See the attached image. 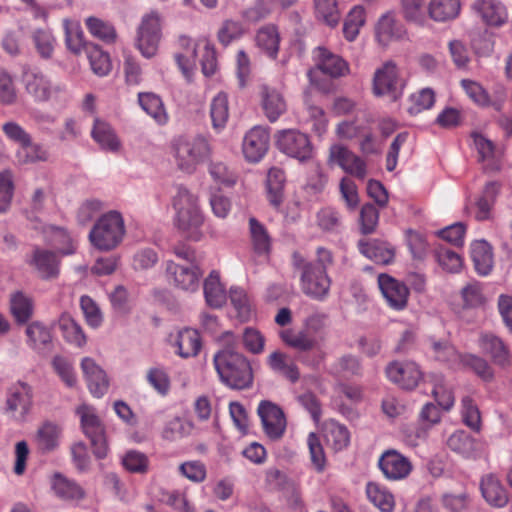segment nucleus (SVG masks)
<instances>
[{
  "mask_svg": "<svg viewBox=\"0 0 512 512\" xmlns=\"http://www.w3.org/2000/svg\"><path fill=\"white\" fill-rule=\"evenodd\" d=\"M277 148L290 157L306 161L312 157V144L307 134L296 129L279 131L276 136Z\"/></svg>",
  "mask_w": 512,
  "mask_h": 512,
  "instance_id": "10",
  "label": "nucleus"
},
{
  "mask_svg": "<svg viewBox=\"0 0 512 512\" xmlns=\"http://www.w3.org/2000/svg\"><path fill=\"white\" fill-rule=\"evenodd\" d=\"M330 160L336 162L346 173L359 179L367 174L366 163L359 156L342 145H333L330 148Z\"/></svg>",
  "mask_w": 512,
  "mask_h": 512,
  "instance_id": "18",
  "label": "nucleus"
},
{
  "mask_svg": "<svg viewBox=\"0 0 512 512\" xmlns=\"http://www.w3.org/2000/svg\"><path fill=\"white\" fill-rule=\"evenodd\" d=\"M378 284L390 307L396 310L406 307L409 290L403 282L396 280L388 274H380L378 276Z\"/></svg>",
  "mask_w": 512,
  "mask_h": 512,
  "instance_id": "19",
  "label": "nucleus"
},
{
  "mask_svg": "<svg viewBox=\"0 0 512 512\" xmlns=\"http://www.w3.org/2000/svg\"><path fill=\"white\" fill-rule=\"evenodd\" d=\"M332 372L343 376H360L361 360L353 354H344L332 365Z\"/></svg>",
  "mask_w": 512,
  "mask_h": 512,
  "instance_id": "49",
  "label": "nucleus"
},
{
  "mask_svg": "<svg viewBox=\"0 0 512 512\" xmlns=\"http://www.w3.org/2000/svg\"><path fill=\"white\" fill-rule=\"evenodd\" d=\"M30 264L43 279H53L59 274V258L53 251L35 248Z\"/></svg>",
  "mask_w": 512,
  "mask_h": 512,
  "instance_id": "25",
  "label": "nucleus"
},
{
  "mask_svg": "<svg viewBox=\"0 0 512 512\" xmlns=\"http://www.w3.org/2000/svg\"><path fill=\"white\" fill-rule=\"evenodd\" d=\"M81 368L86 377L90 392L97 398L102 397L108 390V379L105 371L92 358L85 357Z\"/></svg>",
  "mask_w": 512,
  "mask_h": 512,
  "instance_id": "21",
  "label": "nucleus"
},
{
  "mask_svg": "<svg viewBox=\"0 0 512 512\" xmlns=\"http://www.w3.org/2000/svg\"><path fill=\"white\" fill-rule=\"evenodd\" d=\"M471 258L479 275H488L493 267L492 248L485 240H476L471 244Z\"/></svg>",
  "mask_w": 512,
  "mask_h": 512,
  "instance_id": "28",
  "label": "nucleus"
},
{
  "mask_svg": "<svg viewBox=\"0 0 512 512\" xmlns=\"http://www.w3.org/2000/svg\"><path fill=\"white\" fill-rule=\"evenodd\" d=\"M366 493L369 500L382 512H393L394 497L389 491L377 483H368Z\"/></svg>",
  "mask_w": 512,
  "mask_h": 512,
  "instance_id": "44",
  "label": "nucleus"
},
{
  "mask_svg": "<svg viewBox=\"0 0 512 512\" xmlns=\"http://www.w3.org/2000/svg\"><path fill=\"white\" fill-rule=\"evenodd\" d=\"M58 327L63 338L68 343L77 347H82L86 343V337L82 328L68 313H63L60 316L58 320Z\"/></svg>",
  "mask_w": 512,
  "mask_h": 512,
  "instance_id": "35",
  "label": "nucleus"
},
{
  "mask_svg": "<svg viewBox=\"0 0 512 512\" xmlns=\"http://www.w3.org/2000/svg\"><path fill=\"white\" fill-rule=\"evenodd\" d=\"M266 182L269 203L275 208L280 207L284 199L285 172L280 168L272 167L268 171Z\"/></svg>",
  "mask_w": 512,
  "mask_h": 512,
  "instance_id": "31",
  "label": "nucleus"
},
{
  "mask_svg": "<svg viewBox=\"0 0 512 512\" xmlns=\"http://www.w3.org/2000/svg\"><path fill=\"white\" fill-rule=\"evenodd\" d=\"M316 218L319 228L326 232L336 231L341 224L339 213L331 207L322 208Z\"/></svg>",
  "mask_w": 512,
  "mask_h": 512,
  "instance_id": "63",
  "label": "nucleus"
},
{
  "mask_svg": "<svg viewBox=\"0 0 512 512\" xmlns=\"http://www.w3.org/2000/svg\"><path fill=\"white\" fill-rule=\"evenodd\" d=\"M138 101L142 109L159 124L167 121V115L159 96L154 93H139Z\"/></svg>",
  "mask_w": 512,
  "mask_h": 512,
  "instance_id": "41",
  "label": "nucleus"
},
{
  "mask_svg": "<svg viewBox=\"0 0 512 512\" xmlns=\"http://www.w3.org/2000/svg\"><path fill=\"white\" fill-rule=\"evenodd\" d=\"M461 361L483 381L491 382L494 379V371L484 358L474 354H465Z\"/></svg>",
  "mask_w": 512,
  "mask_h": 512,
  "instance_id": "50",
  "label": "nucleus"
},
{
  "mask_svg": "<svg viewBox=\"0 0 512 512\" xmlns=\"http://www.w3.org/2000/svg\"><path fill=\"white\" fill-rule=\"evenodd\" d=\"M280 33L276 25L266 24L255 35L257 48L269 59L276 60L280 47Z\"/></svg>",
  "mask_w": 512,
  "mask_h": 512,
  "instance_id": "23",
  "label": "nucleus"
},
{
  "mask_svg": "<svg viewBox=\"0 0 512 512\" xmlns=\"http://www.w3.org/2000/svg\"><path fill=\"white\" fill-rule=\"evenodd\" d=\"M178 354L183 358L196 356L201 348L200 337L197 331L185 329L178 334Z\"/></svg>",
  "mask_w": 512,
  "mask_h": 512,
  "instance_id": "42",
  "label": "nucleus"
},
{
  "mask_svg": "<svg viewBox=\"0 0 512 512\" xmlns=\"http://www.w3.org/2000/svg\"><path fill=\"white\" fill-rule=\"evenodd\" d=\"M13 176L9 170L0 172V212H5L13 197Z\"/></svg>",
  "mask_w": 512,
  "mask_h": 512,
  "instance_id": "61",
  "label": "nucleus"
},
{
  "mask_svg": "<svg viewBox=\"0 0 512 512\" xmlns=\"http://www.w3.org/2000/svg\"><path fill=\"white\" fill-rule=\"evenodd\" d=\"M122 465L131 473L145 474L148 471V457L137 450H129L122 458Z\"/></svg>",
  "mask_w": 512,
  "mask_h": 512,
  "instance_id": "52",
  "label": "nucleus"
},
{
  "mask_svg": "<svg viewBox=\"0 0 512 512\" xmlns=\"http://www.w3.org/2000/svg\"><path fill=\"white\" fill-rule=\"evenodd\" d=\"M316 14L327 25L336 26L341 18L337 0H313Z\"/></svg>",
  "mask_w": 512,
  "mask_h": 512,
  "instance_id": "48",
  "label": "nucleus"
},
{
  "mask_svg": "<svg viewBox=\"0 0 512 512\" xmlns=\"http://www.w3.org/2000/svg\"><path fill=\"white\" fill-rule=\"evenodd\" d=\"M32 39L39 55L44 59L52 57L55 39L48 30L38 29L34 31Z\"/></svg>",
  "mask_w": 512,
  "mask_h": 512,
  "instance_id": "55",
  "label": "nucleus"
},
{
  "mask_svg": "<svg viewBox=\"0 0 512 512\" xmlns=\"http://www.w3.org/2000/svg\"><path fill=\"white\" fill-rule=\"evenodd\" d=\"M26 335L30 345L38 351H44L51 345L52 336L49 329L38 321L27 326Z\"/></svg>",
  "mask_w": 512,
  "mask_h": 512,
  "instance_id": "43",
  "label": "nucleus"
},
{
  "mask_svg": "<svg viewBox=\"0 0 512 512\" xmlns=\"http://www.w3.org/2000/svg\"><path fill=\"white\" fill-rule=\"evenodd\" d=\"M378 466L384 476L390 480L404 479L412 470L410 460L396 450L385 451L378 461Z\"/></svg>",
  "mask_w": 512,
  "mask_h": 512,
  "instance_id": "17",
  "label": "nucleus"
},
{
  "mask_svg": "<svg viewBox=\"0 0 512 512\" xmlns=\"http://www.w3.org/2000/svg\"><path fill=\"white\" fill-rule=\"evenodd\" d=\"M172 148L177 168L187 174L195 172L197 166L203 163L210 153L209 143L202 136H180L173 141Z\"/></svg>",
  "mask_w": 512,
  "mask_h": 512,
  "instance_id": "3",
  "label": "nucleus"
},
{
  "mask_svg": "<svg viewBox=\"0 0 512 512\" xmlns=\"http://www.w3.org/2000/svg\"><path fill=\"white\" fill-rule=\"evenodd\" d=\"M85 52L90 62L92 71L98 76H106L112 68L110 56L97 44L85 46Z\"/></svg>",
  "mask_w": 512,
  "mask_h": 512,
  "instance_id": "38",
  "label": "nucleus"
},
{
  "mask_svg": "<svg viewBox=\"0 0 512 512\" xmlns=\"http://www.w3.org/2000/svg\"><path fill=\"white\" fill-rule=\"evenodd\" d=\"M173 205L177 212V227L180 230L188 231L202 225L203 216L197 205V199L187 188L177 187Z\"/></svg>",
  "mask_w": 512,
  "mask_h": 512,
  "instance_id": "7",
  "label": "nucleus"
},
{
  "mask_svg": "<svg viewBox=\"0 0 512 512\" xmlns=\"http://www.w3.org/2000/svg\"><path fill=\"white\" fill-rule=\"evenodd\" d=\"M125 233L124 221L117 211L101 216L89 233L91 243L99 250L109 251L122 241Z\"/></svg>",
  "mask_w": 512,
  "mask_h": 512,
  "instance_id": "4",
  "label": "nucleus"
},
{
  "mask_svg": "<svg viewBox=\"0 0 512 512\" xmlns=\"http://www.w3.org/2000/svg\"><path fill=\"white\" fill-rule=\"evenodd\" d=\"M282 341L300 352L298 360L310 367H317L324 359V352L317 348V340L311 337L307 331L295 332L286 329L280 332Z\"/></svg>",
  "mask_w": 512,
  "mask_h": 512,
  "instance_id": "5",
  "label": "nucleus"
},
{
  "mask_svg": "<svg viewBox=\"0 0 512 512\" xmlns=\"http://www.w3.org/2000/svg\"><path fill=\"white\" fill-rule=\"evenodd\" d=\"M224 346L213 358L215 369L222 383L236 390L248 389L253 384V371L248 359L238 351L235 335L223 334Z\"/></svg>",
  "mask_w": 512,
  "mask_h": 512,
  "instance_id": "1",
  "label": "nucleus"
},
{
  "mask_svg": "<svg viewBox=\"0 0 512 512\" xmlns=\"http://www.w3.org/2000/svg\"><path fill=\"white\" fill-rule=\"evenodd\" d=\"M210 115L215 128L225 126L229 116L227 94L220 92L213 98L210 106Z\"/></svg>",
  "mask_w": 512,
  "mask_h": 512,
  "instance_id": "47",
  "label": "nucleus"
},
{
  "mask_svg": "<svg viewBox=\"0 0 512 512\" xmlns=\"http://www.w3.org/2000/svg\"><path fill=\"white\" fill-rule=\"evenodd\" d=\"M19 161L23 164L45 162L48 160V151L43 145L32 142L30 138V145L22 146L21 151L17 153Z\"/></svg>",
  "mask_w": 512,
  "mask_h": 512,
  "instance_id": "53",
  "label": "nucleus"
},
{
  "mask_svg": "<svg viewBox=\"0 0 512 512\" xmlns=\"http://www.w3.org/2000/svg\"><path fill=\"white\" fill-rule=\"evenodd\" d=\"M3 133L12 142L20 147L30 145L31 135L17 122L8 121L2 126Z\"/></svg>",
  "mask_w": 512,
  "mask_h": 512,
  "instance_id": "64",
  "label": "nucleus"
},
{
  "mask_svg": "<svg viewBox=\"0 0 512 512\" xmlns=\"http://www.w3.org/2000/svg\"><path fill=\"white\" fill-rule=\"evenodd\" d=\"M10 312L18 324L27 323L33 315V301L21 291L10 296Z\"/></svg>",
  "mask_w": 512,
  "mask_h": 512,
  "instance_id": "34",
  "label": "nucleus"
},
{
  "mask_svg": "<svg viewBox=\"0 0 512 512\" xmlns=\"http://www.w3.org/2000/svg\"><path fill=\"white\" fill-rule=\"evenodd\" d=\"M61 428L52 421L43 422L37 429L34 442L41 454H48L55 451L59 446Z\"/></svg>",
  "mask_w": 512,
  "mask_h": 512,
  "instance_id": "24",
  "label": "nucleus"
},
{
  "mask_svg": "<svg viewBox=\"0 0 512 512\" xmlns=\"http://www.w3.org/2000/svg\"><path fill=\"white\" fill-rule=\"evenodd\" d=\"M480 490L484 499L492 506L501 508L508 503L505 488L493 474H488L481 479Z\"/></svg>",
  "mask_w": 512,
  "mask_h": 512,
  "instance_id": "27",
  "label": "nucleus"
},
{
  "mask_svg": "<svg viewBox=\"0 0 512 512\" xmlns=\"http://www.w3.org/2000/svg\"><path fill=\"white\" fill-rule=\"evenodd\" d=\"M89 32L106 43H112L116 39V31L112 25L96 17L86 19Z\"/></svg>",
  "mask_w": 512,
  "mask_h": 512,
  "instance_id": "51",
  "label": "nucleus"
},
{
  "mask_svg": "<svg viewBox=\"0 0 512 512\" xmlns=\"http://www.w3.org/2000/svg\"><path fill=\"white\" fill-rule=\"evenodd\" d=\"M206 303L212 308H220L226 302V293L220 282V275L217 271L210 272L203 284Z\"/></svg>",
  "mask_w": 512,
  "mask_h": 512,
  "instance_id": "32",
  "label": "nucleus"
},
{
  "mask_svg": "<svg viewBox=\"0 0 512 512\" xmlns=\"http://www.w3.org/2000/svg\"><path fill=\"white\" fill-rule=\"evenodd\" d=\"M405 80L400 76L399 69L393 61H387L378 68L373 78V92L377 96L387 95L397 101L403 93Z\"/></svg>",
  "mask_w": 512,
  "mask_h": 512,
  "instance_id": "8",
  "label": "nucleus"
},
{
  "mask_svg": "<svg viewBox=\"0 0 512 512\" xmlns=\"http://www.w3.org/2000/svg\"><path fill=\"white\" fill-rule=\"evenodd\" d=\"M402 11L408 21L422 23L426 13L425 0H402Z\"/></svg>",
  "mask_w": 512,
  "mask_h": 512,
  "instance_id": "59",
  "label": "nucleus"
},
{
  "mask_svg": "<svg viewBox=\"0 0 512 512\" xmlns=\"http://www.w3.org/2000/svg\"><path fill=\"white\" fill-rule=\"evenodd\" d=\"M403 34V27L396 22L393 16L386 14L379 19L376 36L382 45H387L393 39H400Z\"/></svg>",
  "mask_w": 512,
  "mask_h": 512,
  "instance_id": "37",
  "label": "nucleus"
},
{
  "mask_svg": "<svg viewBox=\"0 0 512 512\" xmlns=\"http://www.w3.org/2000/svg\"><path fill=\"white\" fill-rule=\"evenodd\" d=\"M262 109L270 122H275L286 112L287 105L283 95L267 85L260 87Z\"/></svg>",
  "mask_w": 512,
  "mask_h": 512,
  "instance_id": "22",
  "label": "nucleus"
},
{
  "mask_svg": "<svg viewBox=\"0 0 512 512\" xmlns=\"http://www.w3.org/2000/svg\"><path fill=\"white\" fill-rule=\"evenodd\" d=\"M65 41L67 48L74 54H79L82 50L85 51V46L91 43L84 42V35L82 30L75 26L70 27L69 22L65 20Z\"/></svg>",
  "mask_w": 512,
  "mask_h": 512,
  "instance_id": "62",
  "label": "nucleus"
},
{
  "mask_svg": "<svg viewBox=\"0 0 512 512\" xmlns=\"http://www.w3.org/2000/svg\"><path fill=\"white\" fill-rule=\"evenodd\" d=\"M161 39L160 17L152 12L145 15L137 30L136 45L141 54L146 58L153 57Z\"/></svg>",
  "mask_w": 512,
  "mask_h": 512,
  "instance_id": "9",
  "label": "nucleus"
},
{
  "mask_svg": "<svg viewBox=\"0 0 512 512\" xmlns=\"http://www.w3.org/2000/svg\"><path fill=\"white\" fill-rule=\"evenodd\" d=\"M80 416L81 428L87 438L90 439L93 454L97 459H104L108 455L109 447L105 435V428L94 409L82 405L77 408Z\"/></svg>",
  "mask_w": 512,
  "mask_h": 512,
  "instance_id": "6",
  "label": "nucleus"
},
{
  "mask_svg": "<svg viewBox=\"0 0 512 512\" xmlns=\"http://www.w3.org/2000/svg\"><path fill=\"white\" fill-rule=\"evenodd\" d=\"M26 90L38 101H46L51 95L50 81L40 72L27 73L25 76Z\"/></svg>",
  "mask_w": 512,
  "mask_h": 512,
  "instance_id": "39",
  "label": "nucleus"
},
{
  "mask_svg": "<svg viewBox=\"0 0 512 512\" xmlns=\"http://www.w3.org/2000/svg\"><path fill=\"white\" fill-rule=\"evenodd\" d=\"M308 447L311 462L317 472H323L326 466V456L317 434L311 432L308 435Z\"/></svg>",
  "mask_w": 512,
  "mask_h": 512,
  "instance_id": "57",
  "label": "nucleus"
},
{
  "mask_svg": "<svg viewBox=\"0 0 512 512\" xmlns=\"http://www.w3.org/2000/svg\"><path fill=\"white\" fill-rule=\"evenodd\" d=\"M244 33L241 22L225 20L217 33L218 41L223 46H228L232 41L239 39Z\"/></svg>",
  "mask_w": 512,
  "mask_h": 512,
  "instance_id": "56",
  "label": "nucleus"
},
{
  "mask_svg": "<svg viewBox=\"0 0 512 512\" xmlns=\"http://www.w3.org/2000/svg\"><path fill=\"white\" fill-rule=\"evenodd\" d=\"M447 446L464 457H471L476 451L475 439L463 430L454 432L447 440Z\"/></svg>",
  "mask_w": 512,
  "mask_h": 512,
  "instance_id": "45",
  "label": "nucleus"
},
{
  "mask_svg": "<svg viewBox=\"0 0 512 512\" xmlns=\"http://www.w3.org/2000/svg\"><path fill=\"white\" fill-rule=\"evenodd\" d=\"M462 416L464 423L472 430L479 432L481 428V415L477 405L470 396L462 398Z\"/></svg>",
  "mask_w": 512,
  "mask_h": 512,
  "instance_id": "54",
  "label": "nucleus"
},
{
  "mask_svg": "<svg viewBox=\"0 0 512 512\" xmlns=\"http://www.w3.org/2000/svg\"><path fill=\"white\" fill-rule=\"evenodd\" d=\"M410 99L413 105L408 108V112L411 115H416L433 106L435 102V93L430 88H424L419 91V93L411 95Z\"/></svg>",
  "mask_w": 512,
  "mask_h": 512,
  "instance_id": "60",
  "label": "nucleus"
},
{
  "mask_svg": "<svg viewBox=\"0 0 512 512\" xmlns=\"http://www.w3.org/2000/svg\"><path fill=\"white\" fill-rule=\"evenodd\" d=\"M482 352L488 355L492 362L501 367L510 365V352L504 341L492 333H482L479 337Z\"/></svg>",
  "mask_w": 512,
  "mask_h": 512,
  "instance_id": "20",
  "label": "nucleus"
},
{
  "mask_svg": "<svg viewBox=\"0 0 512 512\" xmlns=\"http://www.w3.org/2000/svg\"><path fill=\"white\" fill-rule=\"evenodd\" d=\"M249 227L254 251L257 254L269 253L271 240L266 228L254 217L249 219Z\"/></svg>",
  "mask_w": 512,
  "mask_h": 512,
  "instance_id": "46",
  "label": "nucleus"
},
{
  "mask_svg": "<svg viewBox=\"0 0 512 512\" xmlns=\"http://www.w3.org/2000/svg\"><path fill=\"white\" fill-rule=\"evenodd\" d=\"M460 8V0H431L428 12L433 20L445 22L456 18Z\"/></svg>",
  "mask_w": 512,
  "mask_h": 512,
  "instance_id": "33",
  "label": "nucleus"
},
{
  "mask_svg": "<svg viewBox=\"0 0 512 512\" xmlns=\"http://www.w3.org/2000/svg\"><path fill=\"white\" fill-rule=\"evenodd\" d=\"M52 487L55 493L64 499L79 500L85 496V492L80 485L60 473L54 475Z\"/></svg>",
  "mask_w": 512,
  "mask_h": 512,
  "instance_id": "40",
  "label": "nucleus"
},
{
  "mask_svg": "<svg viewBox=\"0 0 512 512\" xmlns=\"http://www.w3.org/2000/svg\"><path fill=\"white\" fill-rule=\"evenodd\" d=\"M435 255L439 265L448 272H458L462 267L460 255L448 248L440 247Z\"/></svg>",
  "mask_w": 512,
  "mask_h": 512,
  "instance_id": "58",
  "label": "nucleus"
},
{
  "mask_svg": "<svg viewBox=\"0 0 512 512\" xmlns=\"http://www.w3.org/2000/svg\"><path fill=\"white\" fill-rule=\"evenodd\" d=\"M93 139L101 146L102 149L116 152L120 148V142L116 137L111 126L101 120H96L92 130Z\"/></svg>",
  "mask_w": 512,
  "mask_h": 512,
  "instance_id": "36",
  "label": "nucleus"
},
{
  "mask_svg": "<svg viewBox=\"0 0 512 512\" xmlns=\"http://www.w3.org/2000/svg\"><path fill=\"white\" fill-rule=\"evenodd\" d=\"M166 278L170 285L186 292H195L199 287L202 271L199 265H184L167 261Z\"/></svg>",
  "mask_w": 512,
  "mask_h": 512,
  "instance_id": "12",
  "label": "nucleus"
},
{
  "mask_svg": "<svg viewBox=\"0 0 512 512\" xmlns=\"http://www.w3.org/2000/svg\"><path fill=\"white\" fill-rule=\"evenodd\" d=\"M293 265L301 272L300 280L303 292L315 299H324L329 292L331 280L327 267L333 263L331 251L324 247L317 249V259L306 261L298 252L293 253Z\"/></svg>",
  "mask_w": 512,
  "mask_h": 512,
  "instance_id": "2",
  "label": "nucleus"
},
{
  "mask_svg": "<svg viewBox=\"0 0 512 512\" xmlns=\"http://www.w3.org/2000/svg\"><path fill=\"white\" fill-rule=\"evenodd\" d=\"M267 364L272 371L284 376L292 383L297 382L300 378L298 367L283 352L274 351L271 353L267 358Z\"/></svg>",
  "mask_w": 512,
  "mask_h": 512,
  "instance_id": "30",
  "label": "nucleus"
},
{
  "mask_svg": "<svg viewBox=\"0 0 512 512\" xmlns=\"http://www.w3.org/2000/svg\"><path fill=\"white\" fill-rule=\"evenodd\" d=\"M33 403L32 387L23 381L13 384L7 392L6 411L15 413L20 411L18 419L23 420L29 413Z\"/></svg>",
  "mask_w": 512,
  "mask_h": 512,
  "instance_id": "16",
  "label": "nucleus"
},
{
  "mask_svg": "<svg viewBox=\"0 0 512 512\" xmlns=\"http://www.w3.org/2000/svg\"><path fill=\"white\" fill-rule=\"evenodd\" d=\"M385 373L390 381L409 391L414 390L423 378L419 366L412 361H392L386 366Z\"/></svg>",
  "mask_w": 512,
  "mask_h": 512,
  "instance_id": "13",
  "label": "nucleus"
},
{
  "mask_svg": "<svg viewBox=\"0 0 512 512\" xmlns=\"http://www.w3.org/2000/svg\"><path fill=\"white\" fill-rule=\"evenodd\" d=\"M316 60V68L310 69L307 76L310 82L320 89H323V87L316 79L318 71L332 78L342 77L349 73L348 63L341 56L332 53L325 47H318L316 49Z\"/></svg>",
  "mask_w": 512,
  "mask_h": 512,
  "instance_id": "11",
  "label": "nucleus"
},
{
  "mask_svg": "<svg viewBox=\"0 0 512 512\" xmlns=\"http://www.w3.org/2000/svg\"><path fill=\"white\" fill-rule=\"evenodd\" d=\"M269 144V129L255 126L246 133L243 139V154L248 161L258 162L267 153Z\"/></svg>",
  "mask_w": 512,
  "mask_h": 512,
  "instance_id": "15",
  "label": "nucleus"
},
{
  "mask_svg": "<svg viewBox=\"0 0 512 512\" xmlns=\"http://www.w3.org/2000/svg\"><path fill=\"white\" fill-rule=\"evenodd\" d=\"M257 412L266 435L272 440L280 439L286 429L283 410L277 404L269 400H263L260 402Z\"/></svg>",
  "mask_w": 512,
  "mask_h": 512,
  "instance_id": "14",
  "label": "nucleus"
},
{
  "mask_svg": "<svg viewBox=\"0 0 512 512\" xmlns=\"http://www.w3.org/2000/svg\"><path fill=\"white\" fill-rule=\"evenodd\" d=\"M360 252L367 258L380 264H389L394 259V250L380 240L358 242Z\"/></svg>",
  "mask_w": 512,
  "mask_h": 512,
  "instance_id": "29",
  "label": "nucleus"
},
{
  "mask_svg": "<svg viewBox=\"0 0 512 512\" xmlns=\"http://www.w3.org/2000/svg\"><path fill=\"white\" fill-rule=\"evenodd\" d=\"M472 8L488 25L500 26L506 21V9L497 0H476Z\"/></svg>",
  "mask_w": 512,
  "mask_h": 512,
  "instance_id": "26",
  "label": "nucleus"
}]
</instances>
